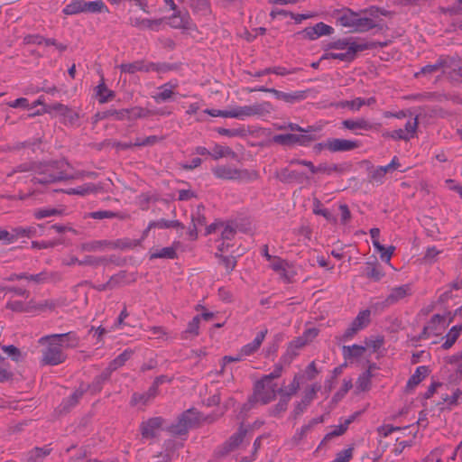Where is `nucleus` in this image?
Instances as JSON below:
<instances>
[{
	"label": "nucleus",
	"instance_id": "nucleus-1",
	"mask_svg": "<svg viewBox=\"0 0 462 462\" xmlns=\"http://www.w3.org/2000/svg\"><path fill=\"white\" fill-rule=\"evenodd\" d=\"M65 166H69L65 161H51L45 163H36L35 172L38 176L33 177L32 181L33 184H50L74 179V176L66 172L64 169Z\"/></svg>",
	"mask_w": 462,
	"mask_h": 462
},
{
	"label": "nucleus",
	"instance_id": "nucleus-2",
	"mask_svg": "<svg viewBox=\"0 0 462 462\" xmlns=\"http://www.w3.org/2000/svg\"><path fill=\"white\" fill-rule=\"evenodd\" d=\"M278 390L275 383H269L259 380L254 383V393L244 404L243 411H249L257 404L265 405L275 400Z\"/></svg>",
	"mask_w": 462,
	"mask_h": 462
},
{
	"label": "nucleus",
	"instance_id": "nucleus-3",
	"mask_svg": "<svg viewBox=\"0 0 462 462\" xmlns=\"http://www.w3.org/2000/svg\"><path fill=\"white\" fill-rule=\"evenodd\" d=\"M211 171L216 178L224 180L249 182L259 178V173L256 171L238 169L229 164L217 165Z\"/></svg>",
	"mask_w": 462,
	"mask_h": 462
},
{
	"label": "nucleus",
	"instance_id": "nucleus-4",
	"mask_svg": "<svg viewBox=\"0 0 462 462\" xmlns=\"http://www.w3.org/2000/svg\"><path fill=\"white\" fill-rule=\"evenodd\" d=\"M47 346L42 350V364L45 365H58L65 362L67 356L60 347L59 343L53 340H43Z\"/></svg>",
	"mask_w": 462,
	"mask_h": 462
},
{
	"label": "nucleus",
	"instance_id": "nucleus-5",
	"mask_svg": "<svg viewBox=\"0 0 462 462\" xmlns=\"http://www.w3.org/2000/svg\"><path fill=\"white\" fill-rule=\"evenodd\" d=\"M43 113L60 116L62 117L64 124H69L71 125H76L79 120V115L78 112L61 103L44 105Z\"/></svg>",
	"mask_w": 462,
	"mask_h": 462
},
{
	"label": "nucleus",
	"instance_id": "nucleus-6",
	"mask_svg": "<svg viewBox=\"0 0 462 462\" xmlns=\"http://www.w3.org/2000/svg\"><path fill=\"white\" fill-rule=\"evenodd\" d=\"M120 70L124 73L134 74L137 71H156V72H164L168 69V66L166 64L162 63H154L148 62L146 63L144 60H136L129 63H123L120 65Z\"/></svg>",
	"mask_w": 462,
	"mask_h": 462
},
{
	"label": "nucleus",
	"instance_id": "nucleus-7",
	"mask_svg": "<svg viewBox=\"0 0 462 462\" xmlns=\"http://www.w3.org/2000/svg\"><path fill=\"white\" fill-rule=\"evenodd\" d=\"M254 91L272 93L275 96V97L277 99L282 100L289 104H294L297 102H300L307 97V91H304V90H298V91H294L291 93H285V92L277 90L275 88H269L261 86V87H257V88L249 89V92H254Z\"/></svg>",
	"mask_w": 462,
	"mask_h": 462
},
{
	"label": "nucleus",
	"instance_id": "nucleus-8",
	"mask_svg": "<svg viewBox=\"0 0 462 462\" xmlns=\"http://www.w3.org/2000/svg\"><path fill=\"white\" fill-rule=\"evenodd\" d=\"M43 340H53L59 343L60 347L62 348H76L79 345V337L74 331H69L63 334H51L44 336L39 339L40 344H43Z\"/></svg>",
	"mask_w": 462,
	"mask_h": 462
},
{
	"label": "nucleus",
	"instance_id": "nucleus-9",
	"mask_svg": "<svg viewBox=\"0 0 462 462\" xmlns=\"http://www.w3.org/2000/svg\"><path fill=\"white\" fill-rule=\"evenodd\" d=\"M367 44H358L356 42H353L349 45L347 51L345 52H329L322 55L321 60H339L343 61H352L357 51H361L366 50Z\"/></svg>",
	"mask_w": 462,
	"mask_h": 462
},
{
	"label": "nucleus",
	"instance_id": "nucleus-10",
	"mask_svg": "<svg viewBox=\"0 0 462 462\" xmlns=\"http://www.w3.org/2000/svg\"><path fill=\"white\" fill-rule=\"evenodd\" d=\"M328 150L331 152L353 151L360 146L358 141L339 138L328 139Z\"/></svg>",
	"mask_w": 462,
	"mask_h": 462
},
{
	"label": "nucleus",
	"instance_id": "nucleus-11",
	"mask_svg": "<svg viewBox=\"0 0 462 462\" xmlns=\"http://www.w3.org/2000/svg\"><path fill=\"white\" fill-rule=\"evenodd\" d=\"M163 422V419L161 417H153L146 421L142 422L140 430L143 438L153 439L156 437V431L159 430Z\"/></svg>",
	"mask_w": 462,
	"mask_h": 462
},
{
	"label": "nucleus",
	"instance_id": "nucleus-12",
	"mask_svg": "<svg viewBox=\"0 0 462 462\" xmlns=\"http://www.w3.org/2000/svg\"><path fill=\"white\" fill-rule=\"evenodd\" d=\"M445 323V317L435 314L431 317L430 320L428 322L427 325L424 326L421 333L419 336L420 339H426L428 338L431 334L437 335L439 327H443Z\"/></svg>",
	"mask_w": 462,
	"mask_h": 462
},
{
	"label": "nucleus",
	"instance_id": "nucleus-13",
	"mask_svg": "<svg viewBox=\"0 0 462 462\" xmlns=\"http://www.w3.org/2000/svg\"><path fill=\"white\" fill-rule=\"evenodd\" d=\"M341 125L343 128L351 131H355L357 129L370 131L377 129V127L380 126L379 124H373L365 118H358L356 120L346 119L341 122Z\"/></svg>",
	"mask_w": 462,
	"mask_h": 462
},
{
	"label": "nucleus",
	"instance_id": "nucleus-14",
	"mask_svg": "<svg viewBox=\"0 0 462 462\" xmlns=\"http://www.w3.org/2000/svg\"><path fill=\"white\" fill-rule=\"evenodd\" d=\"M411 294V289L409 284H404L402 286L393 288L391 290L390 294L384 300L383 304L385 306H391Z\"/></svg>",
	"mask_w": 462,
	"mask_h": 462
},
{
	"label": "nucleus",
	"instance_id": "nucleus-15",
	"mask_svg": "<svg viewBox=\"0 0 462 462\" xmlns=\"http://www.w3.org/2000/svg\"><path fill=\"white\" fill-rule=\"evenodd\" d=\"M267 333L268 329L265 328L257 333L256 337L252 342L242 346V348L240 349L242 356H244V357H246L256 353L259 350L262 343L263 342Z\"/></svg>",
	"mask_w": 462,
	"mask_h": 462
},
{
	"label": "nucleus",
	"instance_id": "nucleus-16",
	"mask_svg": "<svg viewBox=\"0 0 462 462\" xmlns=\"http://www.w3.org/2000/svg\"><path fill=\"white\" fill-rule=\"evenodd\" d=\"M448 65L447 60L443 57H440L437 60L434 64H429L420 69V71L414 74L415 78H419L420 76H431L437 72H440L441 74L445 73V69Z\"/></svg>",
	"mask_w": 462,
	"mask_h": 462
},
{
	"label": "nucleus",
	"instance_id": "nucleus-17",
	"mask_svg": "<svg viewBox=\"0 0 462 462\" xmlns=\"http://www.w3.org/2000/svg\"><path fill=\"white\" fill-rule=\"evenodd\" d=\"M357 15H358L357 13L353 12L349 8L337 10L335 13V18H336L337 22L341 26L351 28V30H353V28L355 26L356 19Z\"/></svg>",
	"mask_w": 462,
	"mask_h": 462
},
{
	"label": "nucleus",
	"instance_id": "nucleus-18",
	"mask_svg": "<svg viewBox=\"0 0 462 462\" xmlns=\"http://www.w3.org/2000/svg\"><path fill=\"white\" fill-rule=\"evenodd\" d=\"M351 169V165L347 162H343L339 164L336 163H328L321 162L319 164V172L326 175L331 174H343L344 172L349 171Z\"/></svg>",
	"mask_w": 462,
	"mask_h": 462
},
{
	"label": "nucleus",
	"instance_id": "nucleus-19",
	"mask_svg": "<svg viewBox=\"0 0 462 462\" xmlns=\"http://www.w3.org/2000/svg\"><path fill=\"white\" fill-rule=\"evenodd\" d=\"M246 433L247 430L241 425L238 430L230 436V438L225 442L224 449L226 452L233 451L238 448L243 443Z\"/></svg>",
	"mask_w": 462,
	"mask_h": 462
},
{
	"label": "nucleus",
	"instance_id": "nucleus-20",
	"mask_svg": "<svg viewBox=\"0 0 462 462\" xmlns=\"http://www.w3.org/2000/svg\"><path fill=\"white\" fill-rule=\"evenodd\" d=\"M61 280V275L57 272H49L44 270L36 274L30 275V282L36 284H43L47 282H57Z\"/></svg>",
	"mask_w": 462,
	"mask_h": 462
},
{
	"label": "nucleus",
	"instance_id": "nucleus-21",
	"mask_svg": "<svg viewBox=\"0 0 462 462\" xmlns=\"http://www.w3.org/2000/svg\"><path fill=\"white\" fill-rule=\"evenodd\" d=\"M318 389L315 386H311L305 392V394L300 402H299L294 408L293 413L297 417L304 412L310 402L315 399Z\"/></svg>",
	"mask_w": 462,
	"mask_h": 462
},
{
	"label": "nucleus",
	"instance_id": "nucleus-22",
	"mask_svg": "<svg viewBox=\"0 0 462 462\" xmlns=\"http://www.w3.org/2000/svg\"><path fill=\"white\" fill-rule=\"evenodd\" d=\"M430 373V369L426 365L417 367L415 373L409 378L406 384V391H412L420 383L425 379Z\"/></svg>",
	"mask_w": 462,
	"mask_h": 462
},
{
	"label": "nucleus",
	"instance_id": "nucleus-23",
	"mask_svg": "<svg viewBox=\"0 0 462 462\" xmlns=\"http://www.w3.org/2000/svg\"><path fill=\"white\" fill-rule=\"evenodd\" d=\"M275 178L282 183L301 182L303 174L290 171L288 168H282L275 172Z\"/></svg>",
	"mask_w": 462,
	"mask_h": 462
},
{
	"label": "nucleus",
	"instance_id": "nucleus-24",
	"mask_svg": "<svg viewBox=\"0 0 462 462\" xmlns=\"http://www.w3.org/2000/svg\"><path fill=\"white\" fill-rule=\"evenodd\" d=\"M179 418L187 426L188 430L197 427L200 420L199 412L194 408L185 411Z\"/></svg>",
	"mask_w": 462,
	"mask_h": 462
},
{
	"label": "nucleus",
	"instance_id": "nucleus-25",
	"mask_svg": "<svg viewBox=\"0 0 462 462\" xmlns=\"http://www.w3.org/2000/svg\"><path fill=\"white\" fill-rule=\"evenodd\" d=\"M176 248L173 246L163 247L162 249L152 248L149 251L150 260L162 258V259H176L177 258Z\"/></svg>",
	"mask_w": 462,
	"mask_h": 462
},
{
	"label": "nucleus",
	"instance_id": "nucleus-26",
	"mask_svg": "<svg viewBox=\"0 0 462 462\" xmlns=\"http://www.w3.org/2000/svg\"><path fill=\"white\" fill-rule=\"evenodd\" d=\"M43 225L31 226L27 227L18 226L13 229L12 236L18 237H34L38 236V229H42Z\"/></svg>",
	"mask_w": 462,
	"mask_h": 462
},
{
	"label": "nucleus",
	"instance_id": "nucleus-27",
	"mask_svg": "<svg viewBox=\"0 0 462 462\" xmlns=\"http://www.w3.org/2000/svg\"><path fill=\"white\" fill-rule=\"evenodd\" d=\"M357 414L358 413H355L349 418L346 419L345 421L340 425L334 426L333 430L325 436L324 440H330L335 437L343 435L346 431L348 426L355 420Z\"/></svg>",
	"mask_w": 462,
	"mask_h": 462
},
{
	"label": "nucleus",
	"instance_id": "nucleus-28",
	"mask_svg": "<svg viewBox=\"0 0 462 462\" xmlns=\"http://www.w3.org/2000/svg\"><path fill=\"white\" fill-rule=\"evenodd\" d=\"M112 245V242L107 240H96V241H90L82 243L79 249L81 252H98L103 251L106 247L110 246Z\"/></svg>",
	"mask_w": 462,
	"mask_h": 462
},
{
	"label": "nucleus",
	"instance_id": "nucleus-29",
	"mask_svg": "<svg viewBox=\"0 0 462 462\" xmlns=\"http://www.w3.org/2000/svg\"><path fill=\"white\" fill-rule=\"evenodd\" d=\"M366 351V347L354 344L352 346H343L342 353L346 360L353 358H358L364 356Z\"/></svg>",
	"mask_w": 462,
	"mask_h": 462
},
{
	"label": "nucleus",
	"instance_id": "nucleus-30",
	"mask_svg": "<svg viewBox=\"0 0 462 462\" xmlns=\"http://www.w3.org/2000/svg\"><path fill=\"white\" fill-rule=\"evenodd\" d=\"M86 392L87 389L84 388L83 384H81L70 396L62 402V409L64 411H69L72 407L76 406Z\"/></svg>",
	"mask_w": 462,
	"mask_h": 462
},
{
	"label": "nucleus",
	"instance_id": "nucleus-31",
	"mask_svg": "<svg viewBox=\"0 0 462 462\" xmlns=\"http://www.w3.org/2000/svg\"><path fill=\"white\" fill-rule=\"evenodd\" d=\"M189 16L187 13L175 11V13L169 17V24L173 28H185L189 24Z\"/></svg>",
	"mask_w": 462,
	"mask_h": 462
},
{
	"label": "nucleus",
	"instance_id": "nucleus-32",
	"mask_svg": "<svg viewBox=\"0 0 462 462\" xmlns=\"http://www.w3.org/2000/svg\"><path fill=\"white\" fill-rule=\"evenodd\" d=\"M376 27V23L371 18L360 17L359 14L356 19V23L351 32H365Z\"/></svg>",
	"mask_w": 462,
	"mask_h": 462
},
{
	"label": "nucleus",
	"instance_id": "nucleus-33",
	"mask_svg": "<svg viewBox=\"0 0 462 462\" xmlns=\"http://www.w3.org/2000/svg\"><path fill=\"white\" fill-rule=\"evenodd\" d=\"M307 344V339L304 337H298L296 340L291 342L288 347L287 353L282 357L284 362H290L294 356L298 355L295 351L301 348Z\"/></svg>",
	"mask_w": 462,
	"mask_h": 462
},
{
	"label": "nucleus",
	"instance_id": "nucleus-34",
	"mask_svg": "<svg viewBox=\"0 0 462 462\" xmlns=\"http://www.w3.org/2000/svg\"><path fill=\"white\" fill-rule=\"evenodd\" d=\"M106 9V6L102 0L89 2L82 0V13L97 14L102 13Z\"/></svg>",
	"mask_w": 462,
	"mask_h": 462
},
{
	"label": "nucleus",
	"instance_id": "nucleus-35",
	"mask_svg": "<svg viewBox=\"0 0 462 462\" xmlns=\"http://www.w3.org/2000/svg\"><path fill=\"white\" fill-rule=\"evenodd\" d=\"M210 156L214 160H218L224 157H231L235 159L236 157V152L228 146H223L220 144H215L210 153Z\"/></svg>",
	"mask_w": 462,
	"mask_h": 462
},
{
	"label": "nucleus",
	"instance_id": "nucleus-36",
	"mask_svg": "<svg viewBox=\"0 0 462 462\" xmlns=\"http://www.w3.org/2000/svg\"><path fill=\"white\" fill-rule=\"evenodd\" d=\"M96 93L100 104H105L109 100H112L116 94L114 91L107 88L106 85L104 82L98 84L96 88Z\"/></svg>",
	"mask_w": 462,
	"mask_h": 462
},
{
	"label": "nucleus",
	"instance_id": "nucleus-37",
	"mask_svg": "<svg viewBox=\"0 0 462 462\" xmlns=\"http://www.w3.org/2000/svg\"><path fill=\"white\" fill-rule=\"evenodd\" d=\"M300 376L296 374L292 380V382L288 385L287 388H280L278 390V393L284 398H288L290 401L291 397L295 395L300 389Z\"/></svg>",
	"mask_w": 462,
	"mask_h": 462
},
{
	"label": "nucleus",
	"instance_id": "nucleus-38",
	"mask_svg": "<svg viewBox=\"0 0 462 462\" xmlns=\"http://www.w3.org/2000/svg\"><path fill=\"white\" fill-rule=\"evenodd\" d=\"M63 300H45L39 303H32V310L44 311L46 310H54L56 308L64 305Z\"/></svg>",
	"mask_w": 462,
	"mask_h": 462
},
{
	"label": "nucleus",
	"instance_id": "nucleus-39",
	"mask_svg": "<svg viewBox=\"0 0 462 462\" xmlns=\"http://www.w3.org/2000/svg\"><path fill=\"white\" fill-rule=\"evenodd\" d=\"M252 116H265L273 111V106L269 101H263L262 103H255L251 105Z\"/></svg>",
	"mask_w": 462,
	"mask_h": 462
},
{
	"label": "nucleus",
	"instance_id": "nucleus-40",
	"mask_svg": "<svg viewBox=\"0 0 462 462\" xmlns=\"http://www.w3.org/2000/svg\"><path fill=\"white\" fill-rule=\"evenodd\" d=\"M462 331L461 326H454L451 328V329L448 331V333L446 335V340L441 345V347L445 350L449 349L454 343L457 341L458 337L460 336V333Z\"/></svg>",
	"mask_w": 462,
	"mask_h": 462
},
{
	"label": "nucleus",
	"instance_id": "nucleus-41",
	"mask_svg": "<svg viewBox=\"0 0 462 462\" xmlns=\"http://www.w3.org/2000/svg\"><path fill=\"white\" fill-rule=\"evenodd\" d=\"M51 448H34L29 452L27 462H42L45 457L50 455Z\"/></svg>",
	"mask_w": 462,
	"mask_h": 462
},
{
	"label": "nucleus",
	"instance_id": "nucleus-42",
	"mask_svg": "<svg viewBox=\"0 0 462 462\" xmlns=\"http://www.w3.org/2000/svg\"><path fill=\"white\" fill-rule=\"evenodd\" d=\"M33 300H31L27 305L21 300H9L5 308L14 312H29L32 310Z\"/></svg>",
	"mask_w": 462,
	"mask_h": 462
},
{
	"label": "nucleus",
	"instance_id": "nucleus-43",
	"mask_svg": "<svg viewBox=\"0 0 462 462\" xmlns=\"http://www.w3.org/2000/svg\"><path fill=\"white\" fill-rule=\"evenodd\" d=\"M313 213L315 215H320L324 217L328 221L336 223L337 218L327 208H322V203L319 199H314L313 201Z\"/></svg>",
	"mask_w": 462,
	"mask_h": 462
},
{
	"label": "nucleus",
	"instance_id": "nucleus-44",
	"mask_svg": "<svg viewBox=\"0 0 462 462\" xmlns=\"http://www.w3.org/2000/svg\"><path fill=\"white\" fill-rule=\"evenodd\" d=\"M127 113L128 112L125 108L120 109V110L109 109V110L104 111L102 113H98L97 115V116L100 119H106V118L112 117L116 120L122 121V120H125Z\"/></svg>",
	"mask_w": 462,
	"mask_h": 462
},
{
	"label": "nucleus",
	"instance_id": "nucleus-45",
	"mask_svg": "<svg viewBox=\"0 0 462 462\" xmlns=\"http://www.w3.org/2000/svg\"><path fill=\"white\" fill-rule=\"evenodd\" d=\"M127 113L126 118L127 120H134L138 118H144L149 116L152 112L148 109L143 108L141 106H134L132 108H125Z\"/></svg>",
	"mask_w": 462,
	"mask_h": 462
},
{
	"label": "nucleus",
	"instance_id": "nucleus-46",
	"mask_svg": "<svg viewBox=\"0 0 462 462\" xmlns=\"http://www.w3.org/2000/svg\"><path fill=\"white\" fill-rule=\"evenodd\" d=\"M370 316H371V311L369 310H364L357 314V316L355 318V319L352 322L359 329H363L369 325V323L371 321Z\"/></svg>",
	"mask_w": 462,
	"mask_h": 462
},
{
	"label": "nucleus",
	"instance_id": "nucleus-47",
	"mask_svg": "<svg viewBox=\"0 0 462 462\" xmlns=\"http://www.w3.org/2000/svg\"><path fill=\"white\" fill-rule=\"evenodd\" d=\"M200 323V317L199 315L195 316L191 321L189 322L187 328L183 332V337L188 338L189 337H196L199 335Z\"/></svg>",
	"mask_w": 462,
	"mask_h": 462
},
{
	"label": "nucleus",
	"instance_id": "nucleus-48",
	"mask_svg": "<svg viewBox=\"0 0 462 462\" xmlns=\"http://www.w3.org/2000/svg\"><path fill=\"white\" fill-rule=\"evenodd\" d=\"M134 351L132 349H125L123 353L117 356L114 360H112L109 365L116 370L117 368L123 366L127 360L131 358Z\"/></svg>",
	"mask_w": 462,
	"mask_h": 462
},
{
	"label": "nucleus",
	"instance_id": "nucleus-49",
	"mask_svg": "<svg viewBox=\"0 0 462 462\" xmlns=\"http://www.w3.org/2000/svg\"><path fill=\"white\" fill-rule=\"evenodd\" d=\"M297 134H276L273 137V142L281 145H292L296 143Z\"/></svg>",
	"mask_w": 462,
	"mask_h": 462
},
{
	"label": "nucleus",
	"instance_id": "nucleus-50",
	"mask_svg": "<svg viewBox=\"0 0 462 462\" xmlns=\"http://www.w3.org/2000/svg\"><path fill=\"white\" fill-rule=\"evenodd\" d=\"M106 263L107 259L104 256L86 255L83 260H80V262H79V265H89L97 267Z\"/></svg>",
	"mask_w": 462,
	"mask_h": 462
},
{
	"label": "nucleus",
	"instance_id": "nucleus-51",
	"mask_svg": "<svg viewBox=\"0 0 462 462\" xmlns=\"http://www.w3.org/2000/svg\"><path fill=\"white\" fill-rule=\"evenodd\" d=\"M371 370H366L357 379L356 386L360 391H367L370 388L371 385Z\"/></svg>",
	"mask_w": 462,
	"mask_h": 462
},
{
	"label": "nucleus",
	"instance_id": "nucleus-52",
	"mask_svg": "<svg viewBox=\"0 0 462 462\" xmlns=\"http://www.w3.org/2000/svg\"><path fill=\"white\" fill-rule=\"evenodd\" d=\"M168 431L173 436H183L188 433L189 430L180 419L178 418V420L168 428Z\"/></svg>",
	"mask_w": 462,
	"mask_h": 462
},
{
	"label": "nucleus",
	"instance_id": "nucleus-53",
	"mask_svg": "<svg viewBox=\"0 0 462 462\" xmlns=\"http://www.w3.org/2000/svg\"><path fill=\"white\" fill-rule=\"evenodd\" d=\"M231 118L244 119L252 116L251 106H238L230 110Z\"/></svg>",
	"mask_w": 462,
	"mask_h": 462
},
{
	"label": "nucleus",
	"instance_id": "nucleus-54",
	"mask_svg": "<svg viewBox=\"0 0 462 462\" xmlns=\"http://www.w3.org/2000/svg\"><path fill=\"white\" fill-rule=\"evenodd\" d=\"M63 13L67 15H73L82 13V0L71 1L64 7Z\"/></svg>",
	"mask_w": 462,
	"mask_h": 462
},
{
	"label": "nucleus",
	"instance_id": "nucleus-55",
	"mask_svg": "<svg viewBox=\"0 0 462 462\" xmlns=\"http://www.w3.org/2000/svg\"><path fill=\"white\" fill-rule=\"evenodd\" d=\"M365 274L367 278L375 282L380 281L383 276V273L376 266L368 263L365 269Z\"/></svg>",
	"mask_w": 462,
	"mask_h": 462
},
{
	"label": "nucleus",
	"instance_id": "nucleus-56",
	"mask_svg": "<svg viewBox=\"0 0 462 462\" xmlns=\"http://www.w3.org/2000/svg\"><path fill=\"white\" fill-rule=\"evenodd\" d=\"M168 86L169 84H164L162 87H160L162 91L153 97L157 103L167 101L173 96L174 93L171 89V87L168 88Z\"/></svg>",
	"mask_w": 462,
	"mask_h": 462
},
{
	"label": "nucleus",
	"instance_id": "nucleus-57",
	"mask_svg": "<svg viewBox=\"0 0 462 462\" xmlns=\"http://www.w3.org/2000/svg\"><path fill=\"white\" fill-rule=\"evenodd\" d=\"M61 211L57 208H39L34 210L33 216L36 219H42L45 217L60 215Z\"/></svg>",
	"mask_w": 462,
	"mask_h": 462
},
{
	"label": "nucleus",
	"instance_id": "nucleus-58",
	"mask_svg": "<svg viewBox=\"0 0 462 462\" xmlns=\"http://www.w3.org/2000/svg\"><path fill=\"white\" fill-rule=\"evenodd\" d=\"M36 162H24L17 165L10 172L7 173V177H12L14 174L18 172L35 171Z\"/></svg>",
	"mask_w": 462,
	"mask_h": 462
},
{
	"label": "nucleus",
	"instance_id": "nucleus-59",
	"mask_svg": "<svg viewBox=\"0 0 462 462\" xmlns=\"http://www.w3.org/2000/svg\"><path fill=\"white\" fill-rule=\"evenodd\" d=\"M2 349L8 356H10L15 362H19L23 358V355L20 349L14 346V345L3 346Z\"/></svg>",
	"mask_w": 462,
	"mask_h": 462
},
{
	"label": "nucleus",
	"instance_id": "nucleus-60",
	"mask_svg": "<svg viewBox=\"0 0 462 462\" xmlns=\"http://www.w3.org/2000/svg\"><path fill=\"white\" fill-rule=\"evenodd\" d=\"M191 221L194 226V236H198V228L199 226H203L206 225V217L205 216L200 212L199 208H198L197 212L192 214Z\"/></svg>",
	"mask_w": 462,
	"mask_h": 462
},
{
	"label": "nucleus",
	"instance_id": "nucleus-61",
	"mask_svg": "<svg viewBox=\"0 0 462 462\" xmlns=\"http://www.w3.org/2000/svg\"><path fill=\"white\" fill-rule=\"evenodd\" d=\"M88 217L93 219H104L118 217L119 214L110 210H98L93 211L88 214Z\"/></svg>",
	"mask_w": 462,
	"mask_h": 462
},
{
	"label": "nucleus",
	"instance_id": "nucleus-62",
	"mask_svg": "<svg viewBox=\"0 0 462 462\" xmlns=\"http://www.w3.org/2000/svg\"><path fill=\"white\" fill-rule=\"evenodd\" d=\"M216 257L220 259V263L226 267V269L228 272H231L235 269L236 265V259L234 256H226L219 254L218 253L216 254Z\"/></svg>",
	"mask_w": 462,
	"mask_h": 462
},
{
	"label": "nucleus",
	"instance_id": "nucleus-63",
	"mask_svg": "<svg viewBox=\"0 0 462 462\" xmlns=\"http://www.w3.org/2000/svg\"><path fill=\"white\" fill-rule=\"evenodd\" d=\"M288 403H289L288 398H284V397L281 396L279 402L273 408H272V410L270 411V414L272 416L276 417L279 414H281L282 412H284L287 410Z\"/></svg>",
	"mask_w": 462,
	"mask_h": 462
},
{
	"label": "nucleus",
	"instance_id": "nucleus-64",
	"mask_svg": "<svg viewBox=\"0 0 462 462\" xmlns=\"http://www.w3.org/2000/svg\"><path fill=\"white\" fill-rule=\"evenodd\" d=\"M384 176L380 167L373 168L368 173V181L372 183H382Z\"/></svg>",
	"mask_w": 462,
	"mask_h": 462
}]
</instances>
